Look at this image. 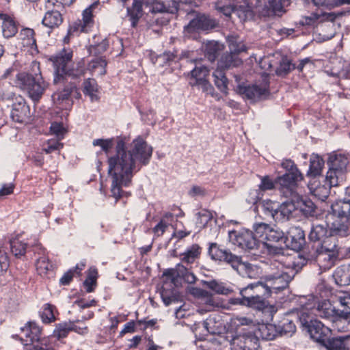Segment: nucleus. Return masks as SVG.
<instances>
[{"instance_id": "f257e3e1", "label": "nucleus", "mask_w": 350, "mask_h": 350, "mask_svg": "<svg viewBox=\"0 0 350 350\" xmlns=\"http://www.w3.org/2000/svg\"><path fill=\"white\" fill-rule=\"evenodd\" d=\"M94 146L100 147L107 155L115 146V153L107 156L108 173L111 176V191L117 201L121 197L122 187L129 186L135 173L147 165L152 157V147L141 136L127 146L126 137L96 139Z\"/></svg>"}, {"instance_id": "f03ea898", "label": "nucleus", "mask_w": 350, "mask_h": 350, "mask_svg": "<svg viewBox=\"0 0 350 350\" xmlns=\"http://www.w3.org/2000/svg\"><path fill=\"white\" fill-rule=\"evenodd\" d=\"M16 85L26 91L29 96L35 102L38 101L48 88L42 76L40 64L33 61L28 72H18L16 76Z\"/></svg>"}, {"instance_id": "7ed1b4c3", "label": "nucleus", "mask_w": 350, "mask_h": 350, "mask_svg": "<svg viewBox=\"0 0 350 350\" xmlns=\"http://www.w3.org/2000/svg\"><path fill=\"white\" fill-rule=\"evenodd\" d=\"M165 280L163 281L160 292L164 304L167 306L178 300V292L175 288V276L182 278L188 284H194L196 275L188 267L178 264L175 269H167L163 273Z\"/></svg>"}, {"instance_id": "20e7f679", "label": "nucleus", "mask_w": 350, "mask_h": 350, "mask_svg": "<svg viewBox=\"0 0 350 350\" xmlns=\"http://www.w3.org/2000/svg\"><path fill=\"white\" fill-rule=\"evenodd\" d=\"M72 58V51L70 49H65L51 58L55 67L54 83L64 82L66 76L77 79L84 75L85 69L83 62H79L77 64L76 67L70 68Z\"/></svg>"}, {"instance_id": "39448f33", "label": "nucleus", "mask_w": 350, "mask_h": 350, "mask_svg": "<svg viewBox=\"0 0 350 350\" xmlns=\"http://www.w3.org/2000/svg\"><path fill=\"white\" fill-rule=\"evenodd\" d=\"M299 304L301 308L297 309V315L301 326L314 340L321 344L325 342V339L331 334V329L313 318L308 312L309 308H312V306L310 304H306L305 299H300Z\"/></svg>"}, {"instance_id": "423d86ee", "label": "nucleus", "mask_w": 350, "mask_h": 350, "mask_svg": "<svg viewBox=\"0 0 350 350\" xmlns=\"http://www.w3.org/2000/svg\"><path fill=\"white\" fill-rule=\"evenodd\" d=\"M331 209L332 215L336 217L330 226L332 234L346 237L350 228V199L336 201Z\"/></svg>"}, {"instance_id": "0eeeda50", "label": "nucleus", "mask_w": 350, "mask_h": 350, "mask_svg": "<svg viewBox=\"0 0 350 350\" xmlns=\"http://www.w3.org/2000/svg\"><path fill=\"white\" fill-rule=\"evenodd\" d=\"M253 229L257 236L265 241L269 252L275 254L282 253V248L273 246V243L286 244L287 237L282 230L275 225L260 222L254 224Z\"/></svg>"}, {"instance_id": "6e6552de", "label": "nucleus", "mask_w": 350, "mask_h": 350, "mask_svg": "<svg viewBox=\"0 0 350 350\" xmlns=\"http://www.w3.org/2000/svg\"><path fill=\"white\" fill-rule=\"evenodd\" d=\"M282 166L287 172L278 178L279 190L283 196H292L296 193L297 187L303 180V175L291 160L282 162Z\"/></svg>"}, {"instance_id": "1a4fd4ad", "label": "nucleus", "mask_w": 350, "mask_h": 350, "mask_svg": "<svg viewBox=\"0 0 350 350\" xmlns=\"http://www.w3.org/2000/svg\"><path fill=\"white\" fill-rule=\"evenodd\" d=\"M348 157L343 154L334 153L329 157V168L326 174V180L331 187H336L345 180V173L349 164Z\"/></svg>"}, {"instance_id": "9d476101", "label": "nucleus", "mask_w": 350, "mask_h": 350, "mask_svg": "<svg viewBox=\"0 0 350 350\" xmlns=\"http://www.w3.org/2000/svg\"><path fill=\"white\" fill-rule=\"evenodd\" d=\"M208 252L213 260L225 262L236 271L239 270L240 266H244L248 270L252 269L250 264L242 263L241 256L232 254L216 243L210 244Z\"/></svg>"}, {"instance_id": "9b49d317", "label": "nucleus", "mask_w": 350, "mask_h": 350, "mask_svg": "<svg viewBox=\"0 0 350 350\" xmlns=\"http://www.w3.org/2000/svg\"><path fill=\"white\" fill-rule=\"evenodd\" d=\"M228 237L233 245L247 252H253L258 250L260 243L253 232L246 229L239 231H230L228 233Z\"/></svg>"}, {"instance_id": "f8f14e48", "label": "nucleus", "mask_w": 350, "mask_h": 350, "mask_svg": "<svg viewBox=\"0 0 350 350\" xmlns=\"http://www.w3.org/2000/svg\"><path fill=\"white\" fill-rule=\"evenodd\" d=\"M4 98L14 101L11 118L14 122L23 123L29 120L31 116L30 108L21 96L16 95L14 93H8L4 94Z\"/></svg>"}, {"instance_id": "ddd939ff", "label": "nucleus", "mask_w": 350, "mask_h": 350, "mask_svg": "<svg viewBox=\"0 0 350 350\" xmlns=\"http://www.w3.org/2000/svg\"><path fill=\"white\" fill-rule=\"evenodd\" d=\"M81 96L77 85L74 83H67L63 89L57 90L52 95V98L56 105L66 109L68 106L72 104V98L76 99Z\"/></svg>"}, {"instance_id": "4468645a", "label": "nucleus", "mask_w": 350, "mask_h": 350, "mask_svg": "<svg viewBox=\"0 0 350 350\" xmlns=\"http://www.w3.org/2000/svg\"><path fill=\"white\" fill-rule=\"evenodd\" d=\"M282 273L283 275L269 273L266 275L265 284L270 295L273 292L278 293L279 291L286 288L295 274L294 270H291V273Z\"/></svg>"}, {"instance_id": "2eb2a0df", "label": "nucleus", "mask_w": 350, "mask_h": 350, "mask_svg": "<svg viewBox=\"0 0 350 350\" xmlns=\"http://www.w3.org/2000/svg\"><path fill=\"white\" fill-rule=\"evenodd\" d=\"M99 5L98 2L91 4L83 12L82 20L75 21L68 30V35L77 34L81 32H88L94 25L93 11Z\"/></svg>"}, {"instance_id": "dca6fc26", "label": "nucleus", "mask_w": 350, "mask_h": 350, "mask_svg": "<svg viewBox=\"0 0 350 350\" xmlns=\"http://www.w3.org/2000/svg\"><path fill=\"white\" fill-rule=\"evenodd\" d=\"M305 301L306 304H310L312 308H309L308 312L313 315H318L321 318L329 319L330 321L337 314L339 311L336 310L335 308L328 301H323L322 302H317L312 296H310L307 299L305 297Z\"/></svg>"}, {"instance_id": "f3484780", "label": "nucleus", "mask_w": 350, "mask_h": 350, "mask_svg": "<svg viewBox=\"0 0 350 350\" xmlns=\"http://www.w3.org/2000/svg\"><path fill=\"white\" fill-rule=\"evenodd\" d=\"M237 90L243 98L252 102H256L265 98L268 96L269 93V83L266 81L260 85H239Z\"/></svg>"}, {"instance_id": "a211bd4d", "label": "nucleus", "mask_w": 350, "mask_h": 350, "mask_svg": "<svg viewBox=\"0 0 350 350\" xmlns=\"http://www.w3.org/2000/svg\"><path fill=\"white\" fill-rule=\"evenodd\" d=\"M217 25L215 20L209 16L198 14L184 28L185 34H189L196 31H207L212 29Z\"/></svg>"}, {"instance_id": "6ab92c4d", "label": "nucleus", "mask_w": 350, "mask_h": 350, "mask_svg": "<svg viewBox=\"0 0 350 350\" xmlns=\"http://www.w3.org/2000/svg\"><path fill=\"white\" fill-rule=\"evenodd\" d=\"M289 3V0H257L256 8L262 16H269L281 11Z\"/></svg>"}, {"instance_id": "aec40b11", "label": "nucleus", "mask_w": 350, "mask_h": 350, "mask_svg": "<svg viewBox=\"0 0 350 350\" xmlns=\"http://www.w3.org/2000/svg\"><path fill=\"white\" fill-rule=\"evenodd\" d=\"M232 346L234 350H260L258 336L250 332L234 337Z\"/></svg>"}, {"instance_id": "412c9836", "label": "nucleus", "mask_w": 350, "mask_h": 350, "mask_svg": "<svg viewBox=\"0 0 350 350\" xmlns=\"http://www.w3.org/2000/svg\"><path fill=\"white\" fill-rule=\"evenodd\" d=\"M340 304L342 306H346L349 308V311H338L337 314L332 319L333 327L337 331L342 332H346L350 327V298H341Z\"/></svg>"}, {"instance_id": "4be33fe9", "label": "nucleus", "mask_w": 350, "mask_h": 350, "mask_svg": "<svg viewBox=\"0 0 350 350\" xmlns=\"http://www.w3.org/2000/svg\"><path fill=\"white\" fill-rule=\"evenodd\" d=\"M332 234L329 229V236L321 241L315 247V252H329L332 254L327 256L329 259L330 263H332L333 259H337L339 254V247L337 244V241L335 237Z\"/></svg>"}, {"instance_id": "5701e85b", "label": "nucleus", "mask_w": 350, "mask_h": 350, "mask_svg": "<svg viewBox=\"0 0 350 350\" xmlns=\"http://www.w3.org/2000/svg\"><path fill=\"white\" fill-rule=\"evenodd\" d=\"M18 335H16V337ZM18 337L25 342V345L29 343L40 342L42 338L41 328L35 322H28L23 327L21 328Z\"/></svg>"}, {"instance_id": "b1692460", "label": "nucleus", "mask_w": 350, "mask_h": 350, "mask_svg": "<svg viewBox=\"0 0 350 350\" xmlns=\"http://www.w3.org/2000/svg\"><path fill=\"white\" fill-rule=\"evenodd\" d=\"M297 192L292 196H284L286 198H294L296 209H299L305 216H312L315 212L316 206L314 202L300 195L301 188L297 187Z\"/></svg>"}, {"instance_id": "393cba45", "label": "nucleus", "mask_w": 350, "mask_h": 350, "mask_svg": "<svg viewBox=\"0 0 350 350\" xmlns=\"http://www.w3.org/2000/svg\"><path fill=\"white\" fill-rule=\"evenodd\" d=\"M220 10L227 16L234 13L242 21L250 20L254 17V12L246 2L239 5L224 6L220 8Z\"/></svg>"}, {"instance_id": "a878e982", "label": "nucleus", "mask_w": 350, "mask_h": 350, "mask_svg": "<svg viewBox=\"0 0 350 350\" xmlns=\"http://www.w3.org/2000/svg\"><path fill=\"white\" fill-rule=\"evenodd\" d=\"M178 3L175 0L167 2L160 0H154L150 3V11L152 13H170L174 14L178 11Z\"/></svg>"}, {"instance_id": "bb28decb", "label": "nucleus", "mask_w": 350, "mask_h": 350, "mask_svg": "<svg viewBox=\"0 0 350 350\" xmlns=\"http://www.w3.org/2000/svg\"><path fill=\"white\" fill-rule=\"evenodd\" d=\"M0 20L2 21V33L5 38L14 36L18 32V25L16 21L7 14L0 13Z\"/></svg>"}, {"instance_id": "cd10ccee", "label": "nucleus", "mask_w": 350, "mask_h": 350, "mask_svg": "<svg viewBox=\"0 0 350 350\" xmlns=\"http://www.w3.org/2000/svg\"><path fill=\"white\" fill-rule=\"evenodd\" d=\"M291 201L283 202L277 206V212H275L274 220L282 221L288 219L293 212L296 209L294 198H290Z\"/></svg>"}, {"instance_id": "c85d7f7f", "label": "nucleus", "mask_w": 350, "mask_h": 350, "mask_svg": "<svg viewBox=\"0 0 350 350\" xmlns=\"http://www.w3.org/2000/svg\"><path fill=\"white\" fill-rule=\"evenodd\" d=\"M328 228L329 226L325 221L321 224L314 223L308 235L309 239L311 241L318 242L319 243L327 236Z\"/></svg>"}, {"instance_id": "c756f323", "label": "nucleus", "mask_w": 350, "mask_h": 350, "mask_svg": "<svg viewBox=\"0 0 350 350\" xmlns=\"http://www.w3.org/2000/svg\"><path fill=\"white\" fill-rule=\"evenodd\" d=\"M257 334L262 340H272L279 335L277 325L274 324H262L259 325L257 331Z\"/></svg>"}, {"instance_id": "7c9ffc66", "label": "nucleus", "mask_w": 350, "mask_h": 350, "mask_svg": "<svg viewBox=\"0 0 350 350\" xmlns=\"http://www.w3.org/2000/svg\"><path fill=\"white\" fill-rule=\"evenodd\" d=\"M250 288L248 289H241L240 291L241 295H244L245 297L246 306L254 308L256 309H261L265 305V299L268 297H261V296H252L250 294Z\"/></svg>"}, {"instance_id": "2f4dec72", "label": "nucleus", "mask_w": 350, "mask_h": 350, "mask_svg": "<svg viewBox=\"0 0 350 350\" xmlns=\"http://www.w3.org/2000/svg\"><path fill=\"white\" fill-rule=\"evenodd\" d=\"M107 61L104 57H97L92 59L88 65V70L92 75L102 76L106 73Z\"/></svg>"}, {"instance_id": "473e14b6", "label": "nucleus", "mask_w": 350, "mask_h": 350, "mask_svg": "<svg viewBox=\"0 0 350 350\" xmlns=\"http://www.w3.org/2000/svg\"><path fill=\"white\" fill-rule=\"evenodd\" d=\"M201 252L200 247L197 244L192 245L184 253L180 254V265L184 266V264L189 265L192 264L200 256ZM185 267H187L185 265Z\"/></svg>"}, {"instance_id": "72a5a7b5", "label": "nucleus", "mask_w": 350, "mask_h": 350, "mask_svg": "<svg viewBox=\"0 0 350 350\" xmlns=\"http://www.w3.org/2000/svg\"><path fill=\"white\" fill-rule=\"evenodd\" d=\"M62 22V16L60 12L57 10L47 12L42 21L44 26L51 29L57 27Z\"/></svg>"}, {"instance_id": "f704fd0d", "label": "nucleus", "mask_w": 350, "mask_h": 350, "mask_svg": "<svg viewBox=\"0 0 350 350\" xmlns=\"http://www.w3.org/2000/svg\"><path fill=\"white\" fill-rule=\"evenodd\" d=\"M42 256L36 260V271L41 276H45L51 271L53 265L50 262L49 258L44 254V249L39 248Z\"/></svg>"}, {"instance_id": "c9c22d12", "label": "nucleus", "mask_w": 350, "mask_h": 350, "mask_svg": "<svg viewBox=\"0 0 350 350\" xmlns=\"http://www.w3.org/2000/svg\"><path fill=\"white\" fill-rule=\"evenodd\" d=\"M326 72L331 76L340 79H350V66L345 62H339L337 66L333 67L330 71Z\"/></svg>"}, {"instance_id": "e433bc0d", "label": "nucleus", "mask_w": 350, "mask_h": 350, "mask_svg": "<svg viewBox=\"0 0 350 350\" xmlns=\"http://www.w3.org/2000/svg\"><path fill=\"white\" fill-rule=\"evenodd\" d=\"M127 15L130 18L132 27H135L142 16V2L139 0H134L132 7L127 8Z\"/></svg>"}, {"instance_id": "4c0bfd02", "label": "nucleus", "mask_w": 350, "mask_h": 350, "mask_svg": "<svg viewBox=\"0 0 350 350\" xmlns=\"http://www.w3.org/2000/svg\"><path fill=\"white\" fill-rule=\"evenodd\" d=\"M241 64L242 60L238 57L237 54L231 51L224 54L219 60V66L225 68L238 67Z\"/></svg>"}, {"instance_id": "58836bf2", "label": "nucleus", "mask_w": 350, "mask_h": 350, "mask_svg": "<svg viewBox=\"0 0 350 350\" xmlns=\"http://www.w3.org/2000/svg\"><path fill=\"white\" fill-rule=\"evenodd\" d=\"M279 335L291 336L296 331V326L292 319L288 317H284L277 325Z\"/></svg>"}, {"instance_id": "ea45409f", "label": "nucleus", "mask_w": 350, "mask_h": 350, "mask_svg": "<svg viewBox=\"0 0 350 350\" xmlns=\"http://www.w3.org/2000/svg\"><path fill=\"white\" fill-rule=\"evenodd\" d=\"M336 282L340 286L350 284V276L347 265L338 267L334 274Z\"/></svg>"}, {"instance_id": "a19ab883", "label": "nucleus", "mask_w": 350, "mask_h": 350, "mask_svg": "<svg viewBox=\"0 0 350 350\" xmlns=\"http://www.w3.org/2000/svg\"><path fill=\"white\" fill-rule=\"evenodd\" d=\"M324 165L323 160L317 155H312L310 159V167L307 175L316 177L321 173Z\"/></svg>"}, {"instance_id": "79ce46f5", "label": "nucleus", "mask_w": 350, "mask_h": 350, "mask_svg": "<svg viewBox=\"0 0 350 350\" xmlns=\"http://www.w3.org/2000/svg\"><path fill=\"white\" fill-rule=\"evenodd\" d=\"M83 92L85 95L88 96L92 101L98 100L97 95L98 85L95 79L88 78L83 82Z\"/></svg>"}, {"instance_id": "37998d69", "label": "nucleus", "mask_w": 350, "mask_h": 350, "mask_svg": "<svg viewBox=\"0 0 350 350\" xmlns=\"http://www.w3.org/2000/svg\"><path fill=\"white\" fill-rule=\"evenodd\" d=\"M331 186L329 187L318 184L314 187L311 186L309 187L311 194L320 201L324 202L328 198Z\"/></svg>"}, {"instance_id": "c03bdc74", "label": "nucleus", "mask_w": 350, "mask_h": 350, "mask_svg": "<svg viewBox=\"0 0 350 350\" xmlns=\"http://www.w3.org/2000/svg\"><path fill=\"white\" fill-rule=\"evenodd\" d=\"M250 288V294L252 296L259 295L261 297H269L270 294L268 291V288L265 284L262 282H258L255 283H252L248 284L245 288L243 289H248Z\"/></svg>"}, {"instance_id": "a18cd8bd", "label": "nucleus", "mask_w": 350, "mask_h": 350, "mask_svg": "<svg viewBox=\"0 0 350 350\" xmlns=\"http://www.w3.org/2000/svg\"><path fill=\"white\" fill-rule=\"evenodd\" d=\"M191 75L193 81H191L190 84L192 86H194L198 82L207 79V77L209 75V70L207 68V67L204 66H196L191 71Z\"/></svg>"}, {"instance_id": "49530a36", "label": "nucleus", "mask_w": 350, "mask_h": 350, "mask_svg": "<svg viewBox=\"0 0 350 350\" xmlns=\"http://www.w3.org/2000/svg\"><path fill=\"white\" fill-rule=\"evenodd\" d=\"M204 284L207 288L211 289L217 294L228 295L232 292V290L224 283L219 282L214 280L204 282Z\"/></svg>"}, {"instance_id": "de8ad7c7", "label": "nucleus", "mask_w": 350, "mask_h": 350, "mask_svg": "<svg viewBox=\"0 0 350 350\" xmlns=\"http://www.w3.org/2000/svg\"><path fill=\"white\" fill-rule=\"evenodd\" d=\"M214 82L217 88L222 92L227 93L228 81L223 70L217 69L213 74Z\"/></svg>"}, {"instance_id": "09e8293b", "label": "nucleus", "mask_w": 350, "mask_h": 350, "mask_svg": "<svg viewBox=\"0 0 350 350\" xmlns=\"http://www.w3.org/2000/svg\"><path fill=\"white\" fill-rule=\"evenodd\" d=\"M10 248L12 253L17 258L25 255L27 250V243L16 237L10 240Z\"/></svg>"}, {"instance_id": "8fccbe9b", "label": "nucleus", "mask_w": 350, "mask_h": 350, "mask_svg": "<svg viewBox=\"0 0 350 350\" xmlns=\"http://www.w3.org/2000/svg\"><path fill=\"white\" fill-rule=\"evenodd\" d=\"M315 254H317L315 260L319 263L320 267L323 270L329 269L335 265L336 259H333L332 263H330L329 265V259L327 257H325L331 255V253L322 252H315Z\"/></svg>"}, {"instance_id": "3c124183", "label": "nucleus", "mask_w": 350, "mask_h": 350, "mask_svg": "<svg viewBox=\"0 0 350 350\" xmlns=\"http://www.w3.org/2000/svg\"><path fill=\"white\" fill-rule=\"evenodd\" d=\"M270 269V273H278V275H283L282 272L291 273V270H293L290 265H286L279 259H275L271 262Z\"/></svg>"}, {"instance_id": "603ef678", "label": "nucleus", "mask_w": 350, "mask_h": 350, "mask_svg": "<svg viewBox=\"0 0 350 350\" xmlns=\"http://www.w3.org/2000/svg\"><path fill=\"white\" fill-rule=\"evenodd\" d=\"M323 345L327 350H344L342 336L334 337L325 339V342H322Z\"/></svg>"}, {"instance_id": "864d4df0", "label": "nucleus", "mask_w": 350, "mask_h": 350, "mask_svg": "<svg viewBox=\"0 0 350 350\" xmlns=\"http://www.w3.org/2000/svg\"><path fill=\"white\" fill-rule=\"evenodd\" d=\"M97 270L95 268H90L87 278L83 282V285L88 293L92 292L96 284Z\"/></svg>"}, {"instance_id": "5fc2aeb1", "label": "nucleus", "mask_w": 350, "mask_h": 350, "mask_svg": "<svg viewBox=\"0 0 350 350\" xmlns=\"http://www.w3.org/2000/svg\"><path fill=\"white\" fill-rule=\"evenodd\" d=\"M295 68V66L291 60L287 58H283L275 72L278 76H285Z\"/></svg>"}, {"instance_id": "6e6d98bb", "label": "nucleus", "mask_w": 350, "mask_h": 350, "mask_svg": "<svg viewBox=\"0 0 350 350\" xmlns=\"http://www.w3.org/2000/svg\"><path fill=\"white\" fill-rule=\"evenodd\" d=\"M21 36L23 40H26L25 44L31 48L36 47V40L34 38L35 32L33 29L24 28L21 31Z\"/></svg>"}, {"instance_id": "4d7b16f0", "label": "nucleus", "mask_w": 350, "mask_h": 350, "mask_svg": "<svg viewBox=\"0 0 350 350\" xmlns=\"http://www.w3.org/2000/svg\"><path fill=\"white\" fill-rule=\"evenodd\" d=\"M71 331L70 323H59L56 325L53 331V336L57 339L63 338L67 336L69 332Z\"/></svg>"}, {"instance_id": "13d9d810", "label": "nucleus", "mask_w": 350, "mask_h": 350, "mask_svg": "<svg viewBox=\"0 0 350 350\" xmlns=\"http://www.w3.org/2000/svg\"><path fill=\"white\" fill-rule=\"evenodd\" d=\"M205 54L211 62H214L218 56V47L215 42H208L205 46Z\"/></svg>"}, {"instance_id": "bf43d9fd", "label": "nucleus", "mask_w": 350, "mask_h": 350, "mask_svg": "<svg viewBox=\"0 0 350 350\" xmlns=\"http://www.w3.org/2000/svg\"><path fill=\"white\" fill-rule=\"evenodd\" d=\"M175 59V55L174 53L170 52H165L163 54L157 55L155 57V60L154 58H152V61L153 64H158L160 66H163L164 65L170 63L172 61H174Z\"/></svg>"}, {"instance_id": "052dcab7", "label": "nucleus", "mask_w": 350, "mask_h": 350, "mask_svg": "<svg viewBox=\"0 0 350 350\" xmlns=\"http://www.w3.org/2000/svg\"><path fill=\"white\" fill-rule=\"evenodd\" d=\"M54 309L55 307L51 304H46L44 306L41 314L44 323H51L55 320Z\"/></svg>"}, {"instance_id": "680f3d73", "label": "nucleus", "mask_w": 350, "mask_h": 350, "mask_svg": "<svg viewBox=\"0 0 350 350\" xmlns=\"http://www.w3.org/2000/svg\"><path fill=\"white\" fill-rule=\"evenodd\" d=\"M61 139H49L47 142L44 145L43 151L46 154L51 153L52 152L57 150H60L63 147V144L60 143Z\"/></svg>"}, {"instance_id": "e2e57ef3", "label": "nucleus", "mask_w": 350, "mask_h": 350, "mask_svg": "<svg viewBox=\"0 0 350 350\" xmlns=\"http://www.w3.org/2000/svg\"><path fill=\"white\" fill-rule=\"evenodd\" d=\"M229 49L232 53L238 54L241 52L246 51L247 47L242 42L236 39H232L229 41Z\"/></svg>"}, {"instance_id": "0e129e2a", "label": "nucleus", "mask_w": 350, "mask_h": 350, "mask_svg": "<svg viewBox=\"0 0 350 350\" xmlns=\"http://www.w3.org/2000/svg\"><path fill=\"white\" fill-rule=\"evenodd\" d=\"M275 187V183L268 176L261 178V183L259 185V190L260 192L267 190H271Z\"/></svg>"}, {"instance_id": "69168bd1", "label": "nucleus", "mask_w": 350, "mask_h": 350, "mask_svg": "<svg viewBox=\"0 0 350 350\" xmlns=\"http://www.w3.org/2000/svg\"><path fill=\"white\" fill-rule=\"evenodd\" d=\"M319 18V14L311 13L309 16L302 17L300 23L302 25L314 26L317 23Z\"/></svg>"}, {"instance_id": "338daca9", "label": "nucleus", "mask_w": 350, "mask_h": 350, "mask_svg": "<svg viewBox=\"0 0 350 350\" xmlns=\"http://www.w3.org/2000/svg\"><path fill=\"white\" fill-rule=\"evenodd\" d=\"M81 320H77L76 321L72 322L70 321L69 323L71 331H75L80 334H85L88 333V329L85 324L81 323V325H77L81 324Z\"/></svg>"}, {"instance_id": "774afa93", "label": "nucleus", "mask_w": 350, "mask_h": 350, "mask_svg": "<svg viewBox=\"0 0 350 350\" xmlns=\"http://www.w3.org/2000/svg\"><path fill=\"white\" fill-rule=\"evenodd\" d=\"M51 131L54 134L57 139H62L64 137L66 130L64 129L62 124L57 122H53L51 126Z\"/></svg>"}]
</instances>
